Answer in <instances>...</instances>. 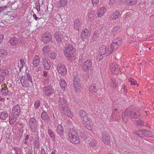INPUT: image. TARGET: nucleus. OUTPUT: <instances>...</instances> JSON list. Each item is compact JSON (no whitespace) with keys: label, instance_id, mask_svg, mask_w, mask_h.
<instances>
[{"label":"nucleus","instance_id":"nucleus-1","mask_svg":"<svg viewBox=\"0 0 154 154\" xmlns=\"http://www.w3.org/2000/svg\"><path fill=\"white\" fill-rule=\"evenodd\" d=\"M75 48L71 44H68L66 45L63 49L64 54L69 60L75 58L74 53Z\"/></svg>","mask_w":154,"mask_h":154},{"label":"nucleus","instance_id":"nucleus-2","mask_svg":"<svg viewBox=\"0 0 154 154\" xmlns=\"http://www.w3.org/2000/svg\"><path fill=\"white\" fill-rule=\"evenodd\" d=\"M68 135L70 140L72 143L77 144L80 142V140L78 137L77 131L75 128H72L70 129Z\"/></svg>","mask_w":154,"mask_h":154},{"label":"nucleus","instance_id":"nucleus-3","mask_svg":"<svg viewBox=\"0 0 154 154\" xmlns=\"http://www.w3.org/2000/svg\"><path fill=\"white\" fill-rule=\"evenodd\" d=\"M54 36L56 41L59 43H61L63 39H65L66 40L68 39L66 33L62 31L56 32Z\"/></svg>","mask_w":154,"mask_h":154},{"label":"nucleus","instance_id":"nucleus-4","mask_svg":"<svg viewBox=\"0 0 154 154\" xmlns=\"http://www.w3.org/2000/svg\"><path fill=\"white\" fill-rule=\"evenodd\" d=\"M29 125L31 131L33 132L36 131L37 125L36 121L34 118H32L29 120Z\"/></svg>","mask_w":154,"mask_h":154},{"label":"nucleus","instance_id":"nucleus-5","mask_svg":"<svg viewBox=\"0 0 154 154\" xmlns=\"http://www.w3.org/2000/svg\"><path fill=\"white\" fill-rule=\"evenodd\" d=\"M9 73L8 69H0V84L3 82L5 77Z\"/></svg>","mask_w":154,"mask_h":154},{"label":"nucleus","instance_id":"nucleus-6","mask_svg":"<svg viewBox=\"0 0 154 154\" xmlns=\"http://www.w3.org/2000/svg\"><path fill=\"white\" fill-rule=\"evenodd\" d=\"M42 90L44 92L45 95L47 96H50L54 92L53 88L50 86L43 88Z\"/></svg>","mask_w":154,"mask_h":154},{"label":"nucleus","instance_id":"nucleus-7","mask_svg":"<svg viewBox=\"0 0 154 154\" xmlns=\"http://www.w3.org/2000/svg\"><path fill=\"white\" fill-rule=\"evenodd\" d=\"M92 65V61L91 60H88L83 63V69L84 71H87L89 70Z\"/></svg>","mask_w":154,"mask_h":154},{"label":"nucleus","instance_id":"nucleus-8","mask_svg":"<svg viewBox=\"0 0 154 154\" xmlns=\"http://www.w3.org/2000/svg\"><path fill=\"white\" fill-rule=\"evenodd\" d=\"M120 45V42L117 43V44H115L114 43H112L108 48V51H107V54L108 55L111 54L113 51L116 50Z\"/></svg>","mask_w":154,"mask_h":154},{"label":"nucleus","instance_id":"nucleus-9","mask_svg":"<svg viewBox=\"0 0 154 154\" xmlns=\"http://www.w3.org/2000/svg\"><path fill=\"white\" fill-rule=\"evenodd\" d=\"M51 35L48 32H45L42 38V41L44 43H47L52 40Z\"/></svg>","mask_w":154,"mask_h":154},{"label":"nucleus","instance_id":"nucleus-10","mask_svg":"<svg viewBox=\"0 0 154 154\" xmlns=\"http://www.w3.org/2000/svg\"><path fill=\"white\" fill-rule=\"evenodd\" d=\"M58 72L60 75H64L66 74V69L64 65L58 64L57 67Z\"/></svg>","mask_w":154,"mask_h":154},{"label":"nucleus","instance_id":"nucleus-11","mask_svg":"<svg viewBox=\"0 0 154 154\" xmlns=\"http://www.w3.org/2000/svg\"><path fill=\"white\" fill-rule=\"evenodd\" d=\"M130 110L126 109L124 112L122 114V119L124 122H126L128 121V119L130 117Z\"/></svg>","mask_w":154,"mask_h":154},{"label":"nucleus","instance_id":"nucleus-12","mask_svg":"<svg viewBox=\"0 0 154 154\" xmlns=\"http://www.w3.org/2000/svg\"><path fill=\"white\" fill-rule=\"evenodd\" d=\"M42 63L44 68L46 70H48L50 69L51 65L49 63L45 57H44L42 59Z\"/></svg>","mask_w":154,"mask_h":154},{"label":"nucleus","instance_id":"nucleus-13","mask_svg":"<svg viewBox=\"0 0 154 154\" xmlns=\"http://www.w3.org/2000/svg\"><path fill=\"white\" fill-rule=\"evenodd\" d=\"M90 35V31L86 29L82 30L81 34V38L84 40L85 39L87 38Z\"/></svg>","mask_w":154,"mask_h":154},{"label":"nucleus","instance_id":"nucleus-14","mask_svg":"<svg viewBox=\"0 0 154 154\" xmlns=\"http://www.w3.org/2000/svg\"><path fill=\"white\" fill-rule=\"evenodd\" d=\"M96 82L93 81L89 88V91L92 93H96L97 90Z\"/></svg>","mask_w":154,"mask_h":154},{"label":"nucleus","instance_id":"nucleus-15","mask_svg":"<svg viewBox=\"0 0 154 154\" xmlns=\"http://www.w3.org/2000/svg\"><path fill=\"white\" fill-rule=\"evenodd\" d=\"M59 99V104L60 107L62 106H65L67 105L66 99L64 97L63 95H60Z\"/></svg>","mask_w":154,"mask_h":154},{"label":"nucleus","instance_id":"nucleus-16","mask_svg":"<svg viewBox=\"0 0 154 154\" xmlns=\"http://www.w3.org/2000/svg\"><path fill=\"white\" fill-rule=\"evenodd\" d=\"M40 62L39 57L38 55H35L33 59L32 64L33 66L35 67H37Z\"/></svg>","mask_w":154,"mask_h":154},{"label":"nucleus","instance_id":"nucleus-17","mask_svg":"<svg viewBox=\"0 0 154 154\" xmlns=\"http://www.w3.org/2000/svg\"><path fill=\"white\" fill-rule=\"evenodd\" d=\"M82 24L81 21L80 20L78 19H76L74 21V28L75 29L79 30L81 27Z\"/></svg>","mask_w":154,"mask_h":154},{"label":"nucleus","instance_id":"nucleus-18","mask_svg":"<svg viewBox=\"0 0 154 154\" xmlns=\"http://www.w3.org/2000/svg\"><path fill=\"white\" fill-rule=\"evenodd\" d=\"M12 113L15 115H19L20 113L21 110L20 106L17 104L14 106L12 109Z\"/></svg>","mask_w":154,"mask_h":154},{"label":"nucleus","instance_id":"nucleus-19","mask_svg":"<svg viewBox=\"0 0 154 154\" xmlns=\"http://www.w3.org/2000/svg\"><path fill=\"white\" fill-rule=\"evenodd\" d=\"M61 109V113L63 115H66L69 111V108L67 106V105L65 106L60 107Z\"/></svg>","mask_w":154,"mask_h":154},{"label":"nucleus","instance_id":"nucleus-20","mask_svg":"<svg viewBox=\"0 0 154 154\" xmlns=\"http://www.w3.org/2000/svg\"><path fill=\"white\" fill-rule=\"evenodd\" d=\"M56 131L60 136H61L63 135L64 130L61 125L59 124L58 125L57 127Z\"/></svg>","mask_w":154,"mask_h":154},{"label":"nucleus","instance_id":"nucleus-21","mask_svg":"<svg viewBox=\"0 0 154 154\" xmlns=\"http://www.w3.org/2000/svg\"><path fill=\"white\" fill-rule=\"evenodd\" d=\"M120 16V13L119 11H116L113 12L110 15L109 19L110 20H113L118 18Z\"/></svg>","mask_w":154,"mask_h":154},{"label":"nucleus","instance_id":"nucleus-22","mask_svg":"<svg viewBox=\"0 0 154 154\" xmlns=\"http://www.w3.org/2000/svg\"><path fill=\"white\" fill-rule=\"evenodd\" d=\"M88 142L89 146L91 147H93L97 145L96 141L93 137H91L90 139L89 140Z\"/></svg>","mask_w":154,"mask_h":154},{"label":"nucleus","instance_id":"nucleus-23","mask_svg":"<svg viewBox=\"0 0 154 154\" xmlns=\"http://www.w3.org/2000/svg\"><path fill=\"white\" fill-rule=\"evenodd\" d=\"M0 90L3 96H7L9 95V92L8 88L6 86H4L3 88L2 87Z\"/></svg>","mask_w":154,"mask_h":154},{"label":"nucleus","instance_id":"nucleus-24","mask_svg":"<svg viewBox=\"0 0 154 154\" xmlns=\"http://www.w3.org/2000/svg\"><path fill=\"white\" fill-rule=\"evenodd\" d=\"M106 11V9L104 7H102L100 8L98 11L97 14L99 17L102 16Z\"/></svg>","mask_w":154,"mask_h":154},{"label":"nucleus","instance_id":"nucleus-25","mask_svg":"<svg viewBox=\"0 0 154 154\" xmlns=\"http://www.w3.org/2000/svg\"><path fill=\"white\" fill-rule=\"evenodd\" d=\"M58 80L60 82V86L61 88L63 89H64L67 86V84L66 82L65 81V80L60 77L59 79L58 78H57Z\"/></svg>","mask_w":154,"mask_h":154},{"label":"nucleus","instance_id":"nucleus-26","mask_svg":"<svg viewBox=\"0 0 154 154\" xmlns=\"http://www.w3.org/2000/svg\"><path fill=\"white\" fill-rule=\"evenodd\" d=\"M19 40L15 37L11 38L9 41V42L10 44L12 45H15L17 44Z\"/></svg>","mask_w":154,"mask_h":154},{"label":"nucleus","instance_id":"nucleus-27","mask_svg":"<svg viewBox=\"0 0 154 154\" xmlns=\"http://www.w3.org/2000/svg\"><path fill=\"white\" fill-rule=\"evenodd\" d=\"M48 135H49L50 138L52 139V140L54 141L55 139V135L53 131L51 129H49L48 132Z\"/></svg>","mask_w":154,"mask_h":154},{"label":"nucleus","instance_id":"nucleus-28","mask_svg":"<svg viewBox=\"0 0 154 154\" xmlns=\"http://www.w3.org/2000/svg\"><path fill=\"white\" fill-rule=\"evenodd\" d=\"M102 140L105 144H108L110 142L109 137L108 135L104 134L102 137Z\"/></svg>","mask_w":154,"mask_h":154},{"label":"nucleus","instance_id":"nucleus-29","mask_svg":"<svg viewBox=\"0 0 154 154\" xmlns=\"http://www.w3.org/2000/svg\"><path fill=\"white\" fill-rule=\"evenodd\" d=\"M98 32L97 31H95L93 34L92 36L91 39V42H94L96 41L97 39L99 36Z\"/></svg>","mask_w":154,"mask_h":154},{"label":"nucleus","instance_id":"nucleus-30","mask_svg":"<svg viewBox=\"0 0 154 154\" xmlns=\"http://www.w3.org/2000/svg\"><path fill=\"white\" fill-rule=\"evenodd\" d=\"M67 2V0H60L58 2L57 5L59 7H63L65 6Z\"/></svg>","mask_w":154,"mask_h":154},{"label":"nucleus","instance_id":"nucleus-31","mask_svg":"<svg viewBox=\"0 0 154 154\" xmlns=\"http://www.w3.org/2000/svg\"><path fill=\"white\" fill-rule=\"evenodd\" d=\"M8 117V114L7 112H2L0 114V119L2 120H5Z\"/></svg>","mask_w":154,"mask_h":154},{"label":"nucleus","instance_id":"nucleus-32","mask_svg":"<svg viewBox=\"0 0 154 154\" xmlns=\"http://www.w3.org/2000/svg\"><path fill=\"white\" fill-rule=\"evenodd\" d=\"M85 117L82 119L83 122V124L85 125H88L90 123V120L88 119V116H85Z\"/></svg>","mask_w":154,"mask_h":154},{"label":"nucleus","instance_id":"nucleus-33","mask_svg":"<svg viewBox=\"0 0 154 154\" xmlns=\"http://www.w3.org/2000/svg\"><path fill=\"white\" fill-rule=\"evenodd\" d=\"M130 117L131 118H134L135 119L137 118L138 116H139L140 115L138 113H136V112H134V111L130 110Z\"/></svg>","mask_w":154,"mask_h":154},{"label":"nucleus","instance_id":"nucleus-34","mask_svg":"<svg viewBox=\"0 0 154 154\" xmlns=\"http://www.w3.org/2000/svg\"><path fill=\"white\" fill-rule=\"evenodd\" d=\"M41 118L42 120L47 121L49 119L47 113L45 111L42 112L41 114Z\"/></svg>","mask_w":154,"mask_h":154},{"label":"nucleus","instance_id":"nucleus-35","mask_svg":"<svg viewBox=\"0 0 154 154\" xmlns=\"http://www.w3.org/2000/svg\"><path fill=\"white\" fill-rule=\"evenodd\" d=\"M106 47L104 45H101L99 50V53L103 55L106 51Z\"/></svg>","mask_w":154,"mask_h":154},{"label":"nucleus","instance_id":"nucleus-36","mask_svg":"<svg viewBox=\"0 0 154 154\" xmlns=\"http://www.w3.org/2000/svg\"><path fill=\"white\" fill-rule=\"evenodd\" d=\"M114 67L113 68V69L114 70V72L118 73L119 72L120 68L119 65L115 63V64H114Z\"/></svg>","mask_w":154,"mask_h":154},{"label":"nucleus","instance_id":"nucleus-37","mask_svg":"<svg viewBox=\"0 0 154 154\" xmlns=\"http://www.w3.org/2000/svg\"><path fill=\"white\" fill-rule=\"evenodd\" d=\"M79 115L82 119L85 117V116H86L88 115V114L83 109L79 111Z\"/></svg>","mask_w":154,"mask_h":154},{"label":"nucleus","instance_id":"nucleus-38","mask_svg":"<svg viewBox=\"0 0 154 154\" xmlns=\"http://www.w3.org/2000/svg\"><path fill=\"white\" fill-rule=\"evenodd\" d=\"M145 130H141L140 131H137L136 132L137 134L140 137H143L144 136V132Z\"/></svg>","mask_w":154,"mask_h":154},{"label":"nucleus","instance_id":"nucleus-39","mask_svg":"<svg viewBox=\"0 0 154 154\" xmlns=\"http://www.w3.org/2000/svg\"><path fill=\"white\" fill-rule=\"evenodd\" d=\"M21 83L23 87L24 88L27 87L29 85V83L27 79H24L23 82L21 81Z\"/></svg>","mask_w":154,"mask_h":154},{"label":"nucleus","instance_id":"nucleus-40","mask_svg":"<svg viewBox=\"0 0 154 154\" xmlns=\"http://www.w3.org/2000/svg\"><path fill=\"white\" fill-rule=\"evenodd\" d=\"M136 2L137 0H127L126 1V4L129 5H134Z\"/></svg>","mask_w":154,"mask_h":154},{"label":"nucleus","instance_id":"nucleus-41","mask_svg":"<svg viewBox=\"0 0 154 154\" xmlns=\"http://www.w3.org/2000/svg\"><path fill=\"white\" fill-rule=\"evenodd\" d=\"M144 132V136H146L147 137H151L153 136V133L149 130H145Z\"/></svg>","mask_w":154,"mask_h":154},{"label":"nucleus","instance_id":"nucleus-42","mask_svg":"<svg viewBox=\"0 0 154 154\" xmlns=\"http://www.w3.org/2000/svg\"><path fill=\"white\" fill-rule=\"evenodd\" d=\"M73 86L75 89L77 91L79 92L80 91V89L81 88V85L80 83L74 84Z\"/></svg>","mask_w":154,"mask_h":154},{"label":"nucleus","instance_id":"nucleus-43","mask_svg":"<svg viewBox=\"0 0 154 154\" xmlns=\"http://www.w3.org/2000/svg\"><path fill=\"white\" fill-rule=\"evenodd\" d=\"M50 48L48 46H45L43 48V51L44 54H48Z\"/></svg>","mask_w":154,"mask_h":154},{"label":"nucleus","instance_id":"nucleus-44","mask_svg":"<svg viewBox=\"0 0 154 154\" xmlns=\"http://www.w3.org/2000/svg\"><path fill=\"white\" fill-rule=\"evenodd\" d=\"M128 80L129 82L131 83V84L134 85H137V86L138 85L137 84V82L135 81L134 79L131 78H129Z\"/></svg>","mask_w":154,"mask_h":154},{"label":"nucleus","instance_id":"nucleus-45","mask_svg":"<svg viewBox=\"0 0 154 154\" xmlns=\"http://www.w3.org/2000/svg\"><path fill=\"white\" fill-rule=\"evenodd\" d=\"M34 146L35 148L37 149H38L40 147L39 141L37 139H35V140Z\"/></svg>","mask_w":154,"mask_h":154},{"label":"nucleus","instance_id":"nucleus-46","mask_svg":"<svg viewBox=\"0 0 154 154\" xmlns=\"http://www.w3.org/2000/svg\"><path fill=\"white\" fill-rule=\"evenodd\" d=\"M20 62L21 65V66L20 67V71L21 69L23 68L24 65H25V63L24 60L22 58L20 60Z\"/></svg>","mask_w":154,"mask_h":154},{"label":"nucleus","instance_id":"nucleus-47","mask_svg":"<svg viewBox=\"0 0 154 154\" xmlns=\"http://www.w3.org/2000/svg\"><path fill=\"white\" fill-rule=\"evenodd\" d=\"M79 79L77 76L75 75L74 76L73 79V85L79 83Z\"/></svg>","mask_w":154,"mask_h":154},{"label":"nucleus","instance_id":"nucleus-48","mask_svg":"<svg viewBox=\"0 0 154 154\" xmlns=\"http://www.w3.org/2000/svg\"><path fill=\"white\" fill-rule=\"evenodd\" d=\"M57 54L56 53H51L49 54V57L51 59H55Z\"/></svg>","mask_w":154,"mask_h":154},{"label":"nucleus","instance_id":"nucleus-49","mask_svg":"<svg viewBox=\"0 0 154 154\" xmlns=\"http://www.w3.org/2000/svg\"><path fill=\"white\" fill-rule=\"evenodd\" d=\"M143 122L141 119H138L137 121H136V124L137 125H143Z\"/></svg>","mask_w":154,"mask_h":154},{"label":"nucleus","instance_id":"nucleus-50","mask_svg":"<svg viewBox=\"0 0 154 154\" xmlns=\"http://www.w3.org/2000/svg\"><path fill=\"white\" fill-rule=\"evenodd\" d=\"M91 1L93 6H96L99 4V0H91Z\"/></svg>","mask_w":154,"mask_h":154},{"label":"nucleus","instance_id":"nucleus-51","mask_svg":"<svg viewBox=\"0 0 154 154\" xmlns=\"http://www.w3.org/2000/svg\"><path fill=\"white\" fill-rule=\"evenodd\" d=\"M6 53V51L3 49H0V57H3Z\"/></svg>","mask_w":154,"mask_h":154},{"label":"nucleus","instance_id":"nucleus-52","mask_svg":"<svg viewBox=\"0 0 154 154\" xmlns=\"http://www.w3.org/2000/svg\"><path fill=\"white\" fill-rule=\"evenodd\" d=\"M103 54L99 53L97 56V59L99 61H101L103 58Z\"/></svg>","mask_w":154,"mask_h":154},{"label":"nucleus","instance_id":"nucleus-53","mask_svg":"<svg viewBox=\"0 0 154 154\" xmlns=\"http://www.w3.org/2000/svg\"><path fill=\"white\" fill-rule=\"evenodd\" d=\"M26 78H27L29 81V82H32V77L31 76L30 74L29 73H27L26 75Z\"/></svg>","mask_w":154,"mask_h":154},{"label":"nucleus","instance_id":"nucleus-54","mask_svg":"<svg viewBox=\"0 0 154 154\" xmlns=\"http://www.w3.org/2000/svg\"><path fill=\"white\" fill-rule=\"evenodd\" d=\"M15 120L14 117H10L9 118V122L10 124H14L15 122Z\"/></svg>","mask_w":154,"mask_h":154},{"label":"nucleus","instance_id":"nucleus-55","mask_svg":"<svg viewBox=\"0 0 154 154\" xmlns=\"http://www.w3.org/2000/svg\"><path fill=\"white\" fill-rule=\"evenodd\" d=\"M40 104V102L39 101H37L35 102L34 106L35 108H37L39 106Z\"/></svg>","mask_w":154,"mask_h":154},{"label":"nucleus","instance_id":"nucleus-56","mask_svg":"<svg viewBox=\"0 0 154 154\" xmlns=\"http://www.w3.org/2000/svg\"><path fill=\"white\" fill-rule=\"evenodd\" d=\"M120 42V44L122 43V41L120 40V39H117L115 40H114L113 42L112 43H114L115 44H117V43Z\"/></svg>","mask_w":154,"mask_h":154},{"label":"nucleus","instance_id":"nucleus-57","mask_svg":"<svg viewBox=\"0 0 154 154\" xmlns=\"http://www.w3.org/2000/svg\"><path fill=\"white\" fill-rule=\"evenodd\" d=\"M29 136L28 135H26L25 138H24L25 141L24 142V143L25 144H27V140L28 139Z\"/></svg>","mask_w":154,"mask_h":154},{"label":"nucleus","instance_id":"nucleus-58","mask_svg":"<svg viewBox=\"0 0 154 154\" xmlns=\"http://www.w3.org/2000/svg\"><path fill=\"white\" fill-rule=\"evenodd\" d=\"M117 110V109H115V110H114L113 112L112 116V117H113V118H114L115 119H117V118H116V116L115 115V112Z\"/></svg>","mask_w":154,"mask_h":154},{"label":"nucleus","instance_id":"nucleus-59","mask_svg":"<svg viewBox=\"0 0 154 154\" xmlns=\"http://www.w3.org/2000/svg\"><path fill=\"white\" fill-rule=\"evenodd\" d=\"M7 6H5L0 7V13L2 11H4L7 8Z\"/></svg>","mask_w":154,"mask_h":154},{"label":"nucleus","instance_id":"nucleus-60","mask_svg":"<svg viewBox=\"0 0 154 154\" xmlns=\"http://www.w3.org/2000/svg\"><path fill=\"white\" fill-rule=\"evenodd\" d=\"M66 115L68 117L71 118H72V117H73V115L71 112L70 110H69V111L67 113V114H66Z\"/></svg>","mask_w":154,"mask_h":154},{"label":"nucleus","instance_id":"nucleus-61","mask_svg":"<svg viewBox=\"0 0 154 154\" xmlns=\"http://www.w3.org/2000/svg\"><path fill=\"white\" fill-rule=\"evenodd\" d=\"M93 12H90L88 13V18H91L93 17Z\"/></svg>","mask_w":154,"mask_h":154},{"label":"nucleus","instance_id":"nucleus-62","mask_svg":"<svg viewBox=\"0 0 154 154\" xmlns=\"http://www.w3.org/2000/svg\"><path fill=\"white\" fill-rule=\"evenodd\" d=\"M50 77L49 75H48V76L45 77V81L47 82H48L50 80Z\"/></svg>","mask_w":154,"mask_h":154},{"label":"nucleus","instance_id":"nucleus-63","mask_svg":"<svg viewBox=\"0 0 154 154\" xmlns=\"http://www.w3.org/2000/svg\"><path fill=\"white\" fill-rule=\"evenodd\" d=\"M36 8L38 12H39L41 11L40 5L39 3H38V5H37L36 6Z\"/></svg>","mask_w":154,"mask_h":154},{"label":"nucleus","instance_id":"nucleus-64","mask_svg":"<svg viewBox=\"0 0 154 154\" xmlns=\"http://www.w3.org/2000/svg\"><path fill=\"white\" fill-rule=\"evenodd\" d=\"M84 54L82 53H81L79 57V60H82L83 58Z\"/></svg>","mask_w":154,"mask_h":154}]
</instances>
